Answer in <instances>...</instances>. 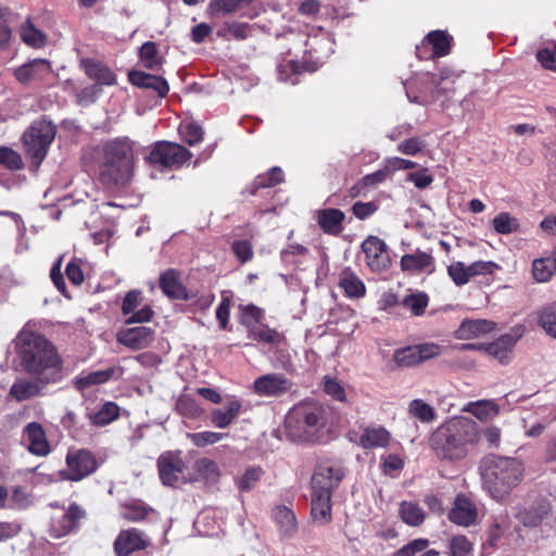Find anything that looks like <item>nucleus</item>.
I'll list each match as a JSON object with an SVG mask.
<instances>
[{
	"label": "nucleus",
	"mask_w": 556,
	"mask_h": 556,
	"mask_svg": "<svg viewBox=\"0 0 556 556\" xmlns=\"http://www.w3.org/2000/svg\"><path fill=\"white\" fill-rule=\"evenodd\" d=\"M21 365L41 383L61 379V359L54 346L42 336L23 329L15 339Z\"/></svg>",
	"instance_id": "nucleus-1"
},
{
	"label": "nucleus",
	"mask_w": 556,
	"mask_h": 556,
	"mask_svg": "<svg viewBox=\"0 0 556 556\" xmlns=\"http://www.w3.org/2000/svg\"><path fill=\"white\" fill-rule=\"evenodd\" d=\"M480 441V428L466 417L450 419L431 435L430 445L438 457L448 460L465 458Z\"/></svg>",
	"instance_id": "nucleus-2"
},
{
	"label": "nucleus",
	"mask_w": 556,
	"mask_h": 556,
	"mask_svg": "<svg viewBox=\"0 0 556 556\" xmlns=\"http://www.w3.org/2000/svg\"><path fill=\"white\" fill-rule=\"evenodd\" d=\"M99 176L106 187H124L134 176L132 146L127 138L104 142L97 155Z\"/></svg>",
	"instance_id": "nucleus-3"
},
{
	"label": "nucleus",
	"mask_w": 556,
	"mask_h": 556,
	"mask_svg": "<svg viewBox=\"0 0 556 556\" xmlns=\"http://www.w3.org/2000/svg\"><path fill=\"white\" fill-rule=\"evenodd\" d=\"M483 489L495 501H504L523 479L525 467L515 457L490 455L481 466Z\"/></svg>",
	"instance_id": "nucleus-4"
},
{
	"label": "nucleus",
	"mask_w": 556,
	"mask_h": 556,
	"mask_svg": "<svg viewBox=\"0 0 556 556\" xmlns=\"http://www.w3.org/2000/svg\"><path fill=\"white\" fill-rule=\"evenodd\" d=\"M290 35L298 38V43L290 49L289 53H293L295 56L303 53L302 61H288V66L293 74L302 71H316L324 60L333 52V40L323 27L313 28L309 34L290 33Z\"/></svg>",
	"instance_id": "nucleus-5"
},
{
	"label": "nucleus",
	"mask_w": 556,
	"mask_h": 556,
	"mask_svg": "<svg viewBox=\"0 0 556 556\" xmlns=\"http://www.w3.org/2000/svg\"><path fill=\"white\" fill-rule=\"evenodd\" d=\"M325 409L317 403H300L286 416V429L293 441H313L325 426Z\"/></svg>",
	"instance_id": "nucleus-6"
},
{
	"label": "nucleus",
	"mask_w": 556,
	"mask_h": 556,
	"mask_svg": "<svg viewBox=\"0 0 556 556\" xmlns=\"http://www.w3.org/2000/svg\"><path fill=\"white\" fill-rule=\"evenodd\" d=\"M54 137L55 127L46 119L34 122L24 132L23 141L27 155L36 167L42 163Z\"/></svg>",
	"instance_id": "nucleus-7"
},
{
	"label": "nucleus",
	"mask_w": 556,
	"mask_h": 556,
	"mask_svg": "<svg viewBox=\"0 0 556 556\" xmlns=\"http://www.w3.org/2000/svg\"><path fill=\"white\" fill-rule=\"evenodd\" d=\"M443 346L434 342H424L396 349L392 361L399 368L416 367L420 364L440 356Z\"/></svg>",
	"instance_id": "nucleus-8"
},
{
	"label": "nucleus",
	"mask_w": 556,
	"mask_h": 556,
	"mask_svg": "<svg viewBox=\"0 0 556 556\" xmlns=\"http://www.w3.org/2000/svg\"><path fill=\"white\" fill-rule=\"evenodd\" d=\"M191 156V152L181 144L160 141L153 147L148 161L164 167H174L182 165Z\"/></svg>",
	"instance_id": "nucleus-9"
},
{
	"label": "nucleus",
	"mask_w": 556,
	"mask_h": 556,
	"mask_svg": "<svg viewBox=\"0 0 556 556\" xmlns=\"http://www.w3.org/2000/svg\"><path fill=\"white\" fill-rule=\"evenodd\" d=\"M67 472L64 473L65 479L71 481H80L93 473L99 463L94 455L85 448L70 450L66 455Z\"/></svg>",
	"instance_id": "nucleus-10"
},
{
	"label": "nucleus",
	"mask_w": 556,
	"mask_h": 556,
	"mask_svg": "<svg viewBox=\"0 0 556 556\" xmlns=\"http://www.w3.org/2000/svg\"><path fill=\"white\" fill-rule=\"evenodd\" d=\"M344 477L343 468L332 463L319 464L312 477L311 485L313 492L332 495V492Z\"/></svg>",
	"instance_id": "nucleus-11"
},
{
	"label": "nucleus",
	"mask_w": 556,
	"mask_h": 556,
	"mask_svg": "<svg viewBox=\"0 0 556 556\" xmlns=\"http://www.w3.org/2000/svg\"><path fill=\"white\" fill-rule=\"evenodd\" d=\"M157 469L160 479L165 485L173 486L180 481H185L186 464L178 451L162 453L157 459Z\"/></svg>",
	"instance_id": "nucleus-12"
},
{
	"label": "nucleus",
	"mask_w": 556,
	"mask_h": 556,
	"mask_svg": "<svg viewBox=\"0 0 556 556\" xmlns=\"http://www.w3.org/2000/svg\"><path fill=\"white\" fill-rule=\"evenodd\" d=\"M293 383L282 374L270 372L256 378L252 391L262 397H280L291 391Z\"/></svg>",
	"instance_id": "nucleus-13"
},
{
	"label": "nucleus",
	"mask_w": 556,
	"mask_h": 556,
	"mask_svg": "<svg viewBox=\"0 0 556 556\" xmlns=\"http://www.w3.org/2000/svg\"><path fill=\"white\" fill-rule=\"evenodd\" d=\"M362 250L365 253L366 263L372 271L380 273L389 267L390 256L383 240L370 236L362 243Z\"/></svg>",
	"instance_id": "nucleus-14"
},
{
	"label": "nucleus",
	"mask_w": 556,
	"mask_h": 556,
	"mask_svg": "<svg viewBox=\"0 0 556 556\" xmlns=\"http://www.w3.org/2000/svg\"><path fill=\"white\" fill-rule=\"evenodd\" d=\"M22 442L33 455L43 457L51 452L47 433L39 422L33 421L24 427Z\"/></svg>",
	"instance_id": "nucleus-15"
},
{
	"label": "nucleus",
	"mask_w": 556,
	"mask_h": 556,
	"mask_svg": "<svg viewBox=\"0 0 556 556\" xmlns=\"http://www.w3.org/2000/svg\"><path fill=\"white\" fill-rule=\"evenodd\" d=\"M522 334L523 327L516 326L510 332L501 336L494 342L485 344L484 352L496 358L501 364H506L509 361V353Z\"/></svg>",
	"instance_id": "nucleus-16"
},
{
	"label": "nucleus",
	"mask_w": 556,
	"mask_h": 556,
	"mask_svg": "<svg viewBox=\"0 0 556 556\" xmlns=\"http://www.w3.org/2000/svg\"><path fill=\"white\" fill-rule=\"evenodd\" d=\"M479 511L476 504L463 494H458L448 513L451 522L460 527H470L478 520Z\"/></svg>",
	"instance_id": "nucleus-17"
},
{
	"label": "nucleus",
	"mask_w": 556,
	"mask_h": 556,
	"mask_svg": "<svg viewBox=\"0 0 556 556\" xmlns=\"http://www.w3.org/2000/svg\"><path fill=\"white\" fill-rule=\"evenodd\" d=\"M153 339L154 330L147 326L122 329L116 334V340L119 344L134 351L148 348Z\"/></svg>",
	"instance_id": "nucleus-18"
},
{
	"label": "nucleus",
	"mask_w": 556,
	"mask_h": 556,
	"mask_svg": "<svg viewBox=\"0 0 556 556\" xmlns=\"http://www.w3.org/2000/svg\"><path fill=\"white\" fill-rule=\"evenodd\" d=\"M84 515V510L77 504H71L65 513L52 518L50 527L51 535L55 539L67 535L76 529L78 521Z\"/></svg>",
	"instance_id": "nucleus-19"
},
{
	"label": "nucleus",
	"mask_w": 556,
	"mask_h": 556,
	"mask_svg": "<svg viewBox=\"0 0 556 556\" xmlns=\"http://www.w3.org/2000/svg\"><path fill=\"white\" fill-rule=\"evenodd\" d=\"M124 368L121 366H112L105 369L81 374L75 378L74 384L76 389L83 391L92 386L103 384L111 379H118L123 376Z\"/></svg>",
	"instance_id": "nucleus-20"
},
{
	"label": "nucleus",
	"mask_w": 556,
	"mask_h": 556,
	"mask_svg": "<svg viewBox=\"0 0 556 556\" xmlns=\"http://www.w3.org/2000/svg\"><path fill=\"white\" fill-rule=\"evenodd\" d=\"M146 541L141 531L137 529H127L121 531L114 542V551L117 556H128L129 554L143 549Z\"/></svg>",
	"instance_id": "nucleus-21"
},
{
	"label": "nucleus",
	"mask_w": 556,
	"mask_h": 556,
	"mask_svg": "<svg viewBox=\"0 0 556 556\" xmlns=\"http://www.w3.org/2000/svg\"><path fill=\"white\" fill-rule=\"evenodd\" d=\"M345 214L339 208H324L317 212L316 220L320 229L330 236L340 235L344 227Z\"/></svg>",
	"instance_id": "nucleus-22"
},
{
	"label": "nucleus",
	"mask_w": 556,
	"mask_h": 556,
	"mask_svg": "<svg viewBox=\"0 0 556 556\" xmlns=\"http://www.w3.org/2000/svg\"><path fill=\"white\" fill-rule=\"evenodd\" d=\"M495 324L486 319H465L455 330L454 337L458 340H471L491 332Z\"/></svg>",
	"instance_id": "nucleus-23"
},
{
	"label": "nucleus",
	"mask_w": 556,
	"mask_h": 556,
	"mask_svg": "<svg viewBox=\"0 0 556 556\" xmlns=\"http://www.w3.org/2000/svg\"><path fill=\"white\" fill-rule=\"evenodd\" d=\"M311 516L315 523L327 525L332 520L331 495L312 491Z\"/></svg>",
	"instance_id": "nucleus-24"
},
{
	"label": "nucleus",
	"mask_w": 556,
	"mask_h": 556,
	"mask_svg": "<svg viewBox=\"0 0 556 556\" xmlns=\"http://www.w3.org/2000/svg\"><path fill=\"white\" fill-rule=\"evenodd\" d=\"M129 80L134 86L139 88L154 90L161 98H164L169 91V86L166 79L161 76L134 71L129 73Z\"/></svg>",
	"instance_id": "nucleus-25"
},
{
	"label": "nucleus",
	"mask_w": 556,
	"mask_h": 556,
	"mask_svg": "<svg viewBox=\"0 0 556 556\" xmlns=\"http://www.w3.org/2000/svg\"><path fill=\"white\" fill-rule=\"evenodd\" d=\"M549 510L551 505L548 501L540 500L521 510L518 514V519L525 527H538L548 515Z\"/></svg>",
	"instance_id": "nucleus-26"
},
{
	"label": "nucleus",
	"mask_w": 556,
	"mask_h": 556,
	"mask_svg": "<svg viewBox=\"0 0 556 556\" xmlns=\"http://www.w3.org/2000/svg\"><path fill=\"white\" fill-rule=\"evenodd\" d=\"M240 401L233 399L229 401L225 408H215L211 412L212 424L219 429H225L237 418L241 410Z\"/></svg>",
	"instance_id": "nucleus-27"
},
{
	"label": "nucleus",
	"mask_w": 556,
	"mask_h": 556,
	"mask_svg": "<svg viewBox=\"0 0 556 556\" xmlns=\"http://www.w3.org/2000/svg\"><path fill=\"white\" fill-rule=\"evenodd\" d=\"M49 62L42 59H37L17 67L14 75L20 83L26 84L33 78L42 77L45 74L49 73Z\"/></svg>",
	"instance_id": "nucleus-28"
},
{
	"label": "nucleus",
	"mask_w": 556,
	"mask_h": 556,
	"mask_svg": "<svg viewBox=\"0 0 556 556\" xmlns=\"http://www.w3.org/2000/svg\"><path fill=\"white\" fill-rule=\"evenodd\" d=\"M81 66L89 78L101 85H114L116 77L114 73L103 63L94 60H83Z\"/></svg>",
	"instance_id": "nucleus-29"
},
{
	"label": "nucleus",
	"mask_w": 556,
	"mask_h": 556,
	"mask_svg": "<svg viewBox=\"0 0 556 556\" xmlns=\"http://www.w3.org/2000/svg\"><path fill=\"white\" fill-rule=\"evenodd\" d=\"M401 267L404 271L410 273L430 270L433 267V257L427 252L416 251L402 256Z\"/></svg>",
	"instance_id": "nucleus-30"
},
{
	"label": "nucleus",
	"mask_w": 556,
	"mask_h": 556,
	"mask_svg": "<svg viewBox=\"0 0 556 556\" xmlns=\"http://www.w3.org/2000/svg\"><path fill=\"white\" fill-rule=\"evenodd\" d=\"M391 440V435L383 427H368L359 438V445L363 448L386 447Z\"/></svg>",
	"instance_id": "nucleus-31"
},
{
	"label": "nucleus",
	"mask_w": 556,
	"mask_h": 556,
	"mask_svg": "<svg viewBox=\"0 0 556 556\" xmlns=\"http://www.w3.org/2000/svg\"><path fill=\"white\" fill-rule=\"evenodd\" d=\"M339 285L348 298L359 299L366 293L364 282L350 268L342 270L340 274Z\"/></svg>",
	"instance_id": "nucleus-32"
},
{
	"label": "nucleus",
	"mask_w": 556,
	"mask_h": 556,
	"mask_svg": "<svg viewBox=\"0 0 556 556\" xmlns=\"http://www.w3.org/2000/svg\"><path fill=\"white\" fill-rule=\"evenodd\" d=\"M465 412L472 414L481 421H489L495 418L500 413L498 405L490 400H481L477 402L468 403L465 408Z\"/></svg>",
	"instance_id": "nucleus-33"
},
{
	"label": "nucleus",
	"mask_w": 556,
	"mask_h": 556,
	"mask_svg": "<svg viewBox=\"0 0 556 556\" xmlns=\"http://www.w3.org/2000/svg\"><path fill=\"white\" fill-rule=\"evenodd\" d=\"M274 518L280 532L285 536H292L296 531V518L294 513L287 506H278L274 510Z\"/></svg>",
	"instance_id": "nucleus-34"
},
{
	"label": "nucleus",
	"mask_w": 556,
	"mask_h": 556,
	"mask_svg": "<svg viewBox=\"0 0 556 556\" xmlns=\"http://www.w3.org/2000/svg\"><path fill=\"white\" fill-rule=\"evenodd\" d=\"M248 338L253 341L269 343L274 345H278L285 341L283 333L277 331L276 329H271L266 325L254 326L250 328Z\"/></svg>",
	"instance_id": "nucleus-35"
},
{
	"label": "nucleus",
	"mask_w": 556,
	"mask_h": 556,
	"mask_svg": "<svg viewBox=\"0 0 556 556\" xmlns=\"http://www.w3.org/2000/svg\"><path fill=\"white\" fill-rule=\"evenodd\" d=\"M160 287L162 291L173 299H184L186 291L179 283L177 274L175 270L169 269L162 274L160 278Z\"/></svg>",
	"instance_id": "nucleus-36"
},
{
	"label": "nucleus",
	"mask_w": 556,
	"mask_h": 556,
	"mask_svg": "<svg viewBox=\"0 0 556 556\" xmlns=\"http://www.w3.org/2000/svg\"><path fill=\"white\" fill-rule=\"evenodd\" d=\"M119 416V406L114 402H105L98 412L90 414L89 419L94 426H106Z\"/></svg>",
	"instance_id": "nucleus-37"
},
{
	"label": "nucleus",
	"mask_w": 556,
	"mask_h": 556,
	"mask_svg": "<svg viewBox=\"0 0 556 556\" xmlns=\"http://www.w3.org/2000/svg\"><path fill=\"white\" fill-rule=\"evenodd\" d=\"M533 277L539 282H546L556 271V257L548 256L535 260L532 266Z\"/></svg>",
	"instance_id": "nucleus-38"
},
{
	"label": "nucleus",
	"mask_w": 556,
	"mask_h": 556,
	"mask_svg": "<svg viewBox=\"0 0 556 556\" xmlns=\"http://www.w3.org/2000/svg\"><path fill=\"white\" fill-rule=\"evenodd\" d=\"M264 475L260 466H254L244 471L243 475L235 478V484L240 492H250Z\"/></svg>",
	"instance_id": "nucleus-39"
},
{
	"label": "nucleus",
	"mask_w": 556,
	"mask_h": 556,
	"mask_svg": "<svg viewBox=\"0 0 556 556\" xmlns=\"http://www.w3.org/2000/svg\"><path fill=\"white\" fill-rule=\"evenodd\" d=\"M194 468L206 483H216L220 477L219 467L213 459L206 457L200 458L195 462Z\"/></svg>",
	"instance_id": "nucleus-40"
},
{
	"label": "nucleus",
	"mask_w": 556,
	"mask_h": 556,
	"mask_svg": "<svg viewBox=\"0 0 556 556\" xmlns=\"http://www.w3.org/2000/svg\"><path fill=\"white\" fill-rule=\"evenodd\" d=\"M40 386L38 382L30 381L27 379L17 380L11 388V394L17 401H24L36 396L40 393Z\"/></svg>",
	"instance_id": "nucleus-41"
},
{
	"label": "nucleus",
	"mask_w": 556,
	"mask_h": 556,
	"mask_svg": "<svg viewBox=\"0 0 556 556\" xmlns=\"http://www.w3.org/2000/svg\"><path fill=\"white\" fill-rule=\"evenodd\" d=\"M20 36L24 43L33 48H41L46 42V36L30 21L22 24Z\"/></svg>",
	"instance_id": "nucleus-42"
},
{
	"label": "nucleus",
	"mask_w": 556,
	"mask_h": 556,
	"mask_svg": "<svg viewBox=\"0 0 556 556\" xmlns=\"http://www.w3.org/2000/svg\"><path fill=\"white\" fill-rule=\"evenodd\" d=\"M427 41L432 46L435 56H444L450 53L451 38L445 31L433 30L427 35Z\"/></svg>",
	"instance_id": "nucleus-43"
},
{
	"label": "nucleus",
	"mask_w": 556,
	"mask_h": 556,
	"mask_svg": "<svg viewBox=\"0 0 556 556\" xmlns=\"http://www.w3.org/2000/svg\"><path fill=\"white\" fill-rule=\"evenodd\" d=\"M408 413L421 422H431L435 418L433 407L420 399L413 400L409 403Z\"/></svg>",
	"instance_id": "nucleus-44"
},
{
	"label": "nucleus",
	"mask_w": 556,
	"mask_h": 556,
	"mask_svg": "<svg viewBox=\"0 0 556 556\" xmlns=\"http://www.w3.org/2000/svg\"><path fill=\"white\" fill-rule=\"evenodd\" d=\"M402 520L413 527L419 526L425 519L424 510L415 503L403 502L401 504Z\"/></svg>",
	"instance_id": "nucleus-45"
},
{
	"label": "nucleus",
	"mask_w": 556,
	"mask_h": 556,
	"mask_svg": "<svg viewBox=\"0 0 556 556\" xmlns=\"http://www.w3.org/2000/svg\"><path fill=\"white\" fill-rule=\"evenodd\" d=\"M254 0H211L208 10L211 13L230 14L237 9L252 3Z\"/></svg>",
	"instance_id": "nucleus-46"
},
{
	"label": "nucleus",
	"mask_w": 556,
	"mask_h": 556,
	"mask_svg": "<svg viewBox=\"0 0 556 556\" xmlns=\"http://www.w3.org/2000/svg\"><path fill=\"white\" fill-rule=\"evenodd\" d=\"M402 305L415 316H420L428 306V296L425 293H413L403 299Z\"/></svg>",
	"instance_id": "nucleus-47"
},
{
	"label": "nucleus",
	"mask_w": 556,
	"mask_h": 556,
	"mask_svg": "<svg viewBox=\"0 0 556 556\" xmlns=\"http://www.w3.org/2000/svg\"><path fill=\"white\" fill-rule=\"evenodd\" d=\"M283 180V172L280 167L275 166L266 174L258 175L254 180L255 188H270Z\"/></svg>",
	"instance_id": "nucleus-48"
},
{
	"label": "nucleus",
	"mask_w": 556,
	"mask_h": 556,
	"mask_svg": "<svg viewBox=\"0 0 556 556\" xmlns=\"http://www.w3.org/2000/svg\"><path fill=\"white\" fill-rule=\"evenodd\" d=\"M493 227L497 233L508 235L517 230L518 222L508 213H500L492 220Z\"/></svg>",
	"instance_id": "nucleus-49"
},
{
	"label": "nucleus",
	"mask_w": 556,
	"mask_h": 556,
	"mask_svg": "<svg viewBox=\"0 0 556 556\" xmlns=\"http://www.w3.org/2000/svg\"><path fill=\"white\" fill-rule=\"evenodd\" d=\"M324 392L334 401L345 402L346 394L341 382L333 377H324Z\"/></svg>",
	"instance_id": "nucleus-50"
},
{
	"label": "nucleus",
	"mask_w": 556,
	"mask_h": 556,
	"mask_svg": "<svg viewBox=\"0 0 556 556\" xmlns=\"http://www.w3.org/2000/svg\"><path fill=\"white\" fill-rule=\"evenodd\" d=\"M539 323L551 337L556 339V304H552L541 312Z\"/></svg>",
	"instance_id": "nucleus-51"
},
{
	"label": "nucleus",
	"mask_w": 556,
	"mask_h": 556,
	"mask_svg": "<svg viewBox=\"0 0 556 556\" xmlns=\"http://www.w3.org/2000/svg\"><path fill=\"white\" fill-rule=\"evenodd\" d=\"M447 274L456 286H464L469 282L470 276L468 266L463 262H454L447 267Z\"/></svg>",
	"instance_id": "nucleus-52"
},
{
	"label": "nucleus",
	"mask_w": 556,
	"mask_h": 556,
	"mask_svg": "<svg viewBox=\"0 0 556 556\" xmlns=\"http://www.w3.org/2000/svg\"><path fill=\"white\" fill-rule=\"evenodd\" d=\"M139 55L144 67L154 70L157 66V50L153 41L144 42L140 48Z\"/></svg>",
	"instance_id": "nucleus-53"
},
{
	"label": "nucleus",
	"mask_w": 556,
	"mask_h": 556,
	"mask_svg": "<svg viewBox=\"0 0 556 556\" xmlns=\"http://www.w3.org/2000/svg\"><path fill=\"white\" fill-rule=\"evenodd\" d=\"M0 165L11 170H16L23 167V161L17 152L10 148L2 147L0 148Z\"/></svg>",
	"instance_id": "nucleus-54"
},
{
	"label": "nucleus",
	"mask_w": 556,
	"mask_h": 556,
	"mask_svg": "<svg viewBox=\"0 0 556 556\" xmlns=\"http://www.w3.org/2000/svg\"><path fill=\"white\" fill-rule=\"evenodd\" d=\"M226 434L213 431L190 433L188 437L198 447H204L219 442Z\"/></svg>",
	"instance_id": "nucleus-55"
},
{
	"label": "nucleus",
	"mask_w": 556,
	"mask_h": 556,
	"mask_svg": "<svg viewBox=\"0 0 556 556\" xmlns=\"http://www.w3.org/2000/svg\"><path fill=\"white\" fill-rule=\"evenodd\" d=\"M382 471L388 476H397L404 467V460L396 454L381 457Z\"/></svg>",
	"instance_id": "nucleus-56"
},
{
	"label": "nucleus",
	"mask_w": 556,
	"mask_h": 556,
	"mask_svg": "<svg viewBox=\"0 0 556 556\" xmlns=\"http://www.w3.org/2000/svg\"><path fill=\"white\" fill-rule=\"evenodd\" d=\"M472 551V543L465 535H455L450 542V556H467Z\"/></svg>",
	"instance_id": "nucleus-57"
},
{
	"label": "nucleus",
	"mask_w": 556,
	"mask_h": 556,
	"mask_svg": "<svg viewBox=\"0 0 556 556\" xmlns=\"http://www.w3.org/2000/svg\"><path fill=\"white\" fill-rule=\"evenodd\" d=\"M181 135L189 146H195L203 140V129L195 123H187L181 126Z\"/></svg>",
	"instance_id": "nucleus-58"
},
{
	"label": "nucleus",
	"mask_w": 556,
	"mask_h": 556,
	"mask_svg": "<svg viewBox=\"0 0 556 556\" xmlns=\"http://www.w3.org/2000/svg\"><path fill=\"white\" fill-rule=\"evenodd\" d=\"M9 507L15 509H24L31 504V496L22 486L13 489L11 496L9 497Z\"/></svg>",
	"instance_id": "nucleus-59"
},
{
	"label": "nucleus",
	"mask_w": 556,
	"mask_h": 556,
	"mask_svg": "<svg viewBox=\"0 0 556 556\" xmlns=\"http://www.w3.org/2000/svg\"><path fill=\"white\" fill-rule=\"evenodd\" d=\"M426 147L425 140L419 137H412L397 146V151L406 155H416Z\"/></svg>",
	"instance_id": "nucleus-60"
},
{
	"label": "nucleus",
	"mask_w": 556,
	"mask_h": 556,
	"mask_svg": "<svg viewBox=\"0 0 556 556\" xmlns=\"http://www.w3.org/2000/svg\"><path fill=\"white\" fill-rule=\"evenodd\" d=\"M498 268V265L491 261H478L468 265V271L470 277L490 275Z\"/></svg>",
	"instance_id": "nucleus-61"
},
{
	"label": "nucleus",
	"mask_w": 556,
	"mask_h": 556,
	"mask_svg": "<svg viewBox=\"0 0 556 556\" xmlns=\"http://www.w3.org/2000/svg\"><path fill=\"white\" fill-rule=\"evenodd\" d=\"M141 302H142V295H141L140 291H138V290L129 291L123 300L122 313L125 316L130 315L135 309H137L140 306Z\"/></svg>",
	"instance_id": "nucleus-62"
},
{
	"label": "nucleus",
	"mask_w": 556,
	"mask_h": 556,
	"mask_svg": "<svg viewBox=\"0 0 556 556\" xmlns=\"http://www.w3.org/2000/svg\"><path fill=\"white\" fill-rule=\"evenodd\" d=\"M231 249L238 260L242 263L249 262L253 257L252 245L247 240L235 241Z\"/></svg>",
	"instance_id": "nucleus-63"
},
{
	"label": "nucleus",
	"mask_w": 556,
	"mask_h": 556,
	"mask_svg": "<svg viewBox=\"0 0 556 556\" xmlns=\"http://www.w3.org/2000/svg\"><path fill=\"white\" fill-rule=\"evenodd\" d=\"M536 59L546 70H556V46L543 48L536 52Z\"/></svg>",
	"instance_id": "nucleus-64"
}]
</instances>
